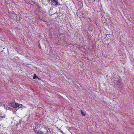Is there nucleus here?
<instances>
[{"mask_svg":"<svg viewBox=\"0 0 134 134\" xmlns=\"http://www.w3.org/2000/svg\"><path fill=\"white\" fill-rule=\"evenodd\" d=\"M20 105L18 103L13 102L10 103H9V105L15 108L16 109L19 107Z\"/></svg>","mask_w":134,"mask_h":134,"instance_id":"f257e3e1","label":"nucleus"},{"mask_svg":"<svg viewBox=\"0 0 134 134\" xmlns=\"http://www.w3.org/2000/svg\"><path fill=\"white\" fill-rule=\"evenodd\" d=\"M34 131L37 134H44V133L42 131H39L38 130H36L35 129L34 130Z\"/></svg>","mask_w":134,"mask_h":134,"instance_id":"f03ea898","label":"nucleus"},{"mask_svg":"<svg viewBox=\"0 0 134 134\" xmlns=\"http://www.w3.org/2000/svg\"><path fill=\"white\" fill-rule=\"evenodd\" d=\"M52 2L54 4V5H57L59 3L58 2L57 0H52Z\"/></svg>","mask_w":134,"mask_h":134,"instance_id":"7ed1b4c3","label":"nucleus"},{"mask_svg":"<svg viewBox=\"0 0 134 134\" xmlns=\"http://www.w3.org/2000/svg\"><path fill=\"white\" fill-rule=\"evenodd\" d=\"M14 15L16 16L15 18H16V20L17 21H19L20 20V19H19V18H18L19 17V16H17L16 14H14Z\"/></svg>","mask_w":134,"mask_h":134,"instance_id":"20e7f679","label":"nucleus"},{"mask_svg":"<svg viewBox=\"0 0 134 134\" xmlns=\"http://www.w3.org/2000/svg\"><path fill=\"white\" fill-rule=\"evenodd\" d=\"M81 113L82 116H85V114L84 113V112L81 110Z\"/></svg>","mask_w":134,"mask_h":134,"instance_id":"39448f33","label":"nucleus"},{"mask_svg":"<svg viewBox=\"0 0 134 134\" xmlns=\"http://www.w3.org/2000/svg\"><path fill=\"white\" fill-rule=\"evenodd\" d=\"M37 78H38V77L35 74H34V76H33V79H36Z\"/></svg>","mask_w":134,"mask_h":134,"instance_id":"423d86ee","label":"nucleus"},{"mask_svg":"<svg viewBox=\"0 0 134 134\" xmlns=\"http://www.w3.org/2000/svg\"><path fill=\"white\" fill-rule=\"evenodd\" d=\"M45 130H46L47 133H45V134H48V130H47V128H45Z\"/></svg>","mask_w":134,"mask_h":134,"instance_id":"0eeeda50","label":"nucleus"},{"mask_svg":"<svg viewBox=\"0 0 134 134\" xmlns=\"http://www.w3.org/2000/svg\"><path fill=\"white\" fill-rule=\"evenodd\" d=\"M10 13H11L12 14H13L14 15V14H15L14 13V12L13 11H12V12H10Z\"/></svg>","mask_w":134,"mask_h":134,"instance_id":"6e6552de","label":"nucleus"},{"mask_svg":"<svg viewBox=\"0 0 134 134\" xmlns=\"http://www.w3.org/2000/svg\"><path fill=\"white\" fill-rule=\"evenodd\" d=\"M116 74V73L114 72L113 73V76H114Z\"/></svg>","mask_w":134,"mask_h":134,"instance_id":"1a4fd4ad","label":"nucleus"},{"mask_svg":"<svg viewBox=\"0 0 134 134\" xmlns=\"http://www.w3.org/2000/svg\"><path fill=\"white\" fill-rule=\"evenodd\" d=\"M4 117V116H0V117H1L2 118H3ZM4 117H5V116H4Z\"/></svg>","mask_w":134,"mask_h":134,"instance_id":"9d476101","label":"nucleus"},{"mask_svg":"<svg viewBox=\"0 0 134 134\" xmlns=\"http://www.w3.org/2000/svg\"><path fill=\"white\" fill-rule=\"evenodd\" d=\"M36 79H37L39 80H40V79L39 77H38V78H36Z\"/></svg>","mask_w":134,"mask_h":134,"instance_id":"9b49d317","label":"nucleus"},{"mask_svg":"<svg viewBox=\"0 0 134 134\" xmlns=\"http://www.w3.org/2000/svg\"><path fill=\"white\" fill-rule=\"evenodd\" d=\"M7 108H7V109H10V108L9 107H7Z\"/></svg>","mask_w":134,"mask_h":134,"instance_id":"f8f14e48","label":"nucleus"},{"mask_svg":"<svg viewBox=\"0 0 134 134\" xmlns=\"http://www.w3.org/2000/svg\"><path fill=\"white\" fill-rule=\"evenodd\" d=\"M117 81V80H115V81H114L115 82V81Z\"/></svg>","mask_w":134,"mask_h":134,"instance_id":"ddd939ff","label":"nucleus"},{"mask_svg":"<svg viewBox=\"0 0 134 134\" xmlns=\"http://www.w3.org/2000/svg\"><path fill=\"white\" fill-rule=\"evenodd\" d=\"M38 8H39H39H40V7H38Z\"/></svg>","mask_w":134,"mask_h":134,"instance_id":"4468645a","label":"nucleus"},{"mask_svg":"<svg viewBox=\"0 0 134 134\" xmlns=\"http://www.w3.org/2000/svg\"><path fill=\"white\" fill-rule=\"evenodd\" d=\"M20 105H21V106H22V104H21Z\"/></svg>","mask_w":134,"mask_h":134,"instance_id":"2eb2a0df","label":"nucleus"},{"mask_svg":"<svg viewBox=\"0 0 134 134\" xmlns=\"http://www.w3.org/2000/svg\"><path fill=\"white\" fill-rule=\"evenodd\" d=\"M21 107H20L19 108Z\"/></svg>","mask_w":134,"mask_h":134,"instance_id":"dca6fc26","label":"nucleus"}]
</instances>
